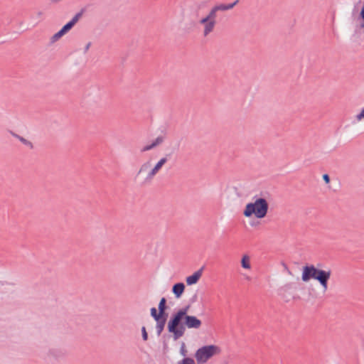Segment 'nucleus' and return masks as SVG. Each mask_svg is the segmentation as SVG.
<instances>
[{"label": "nucleus", "instance_id": "nucleus-1", "mask_svg": "<svg viewBox=\"0 0 364 364\" xmlns=\"http://www.w3.org/2000/svg\"><path fill=\"white\" fill-rule=\"evenodd\" d=\"M331 276V269H317L314 265H306L302 268L301 279L304 282H308L310 279L317 280L321 286L323 292L328 288V282Z\"/></svg>", "mask_w": 364, "mask_h": 364}, {"label": "nucleus", "instance_id": "nucleus-2", "mask_svg": "<svg viewBox=\"0 0 364 364\" xmlns=\"http://www.w3.org/2000/svg\"><path fill=\"white\" fill-rule=\"evenodd\" d=\"M190 306H186L185 307L179 309L176 314H174L171 319L168 322V331L169 333L173 334L174 340H177L182 337L186 331L184 325L181 324V322L186 316H188L187 314Z\"/></svg>", "mask_w": 364, "mask_h": 364}, {"label": "nucleus", "instance_id": "nucleus-3", "mask_svg": "<svg viewBox=\"0 0 364 364\" xmlns=\"http://www.w3.org/2000/svg\"><path fill=\"white\" fill-rule=\"evenodd\" d=\"M268 207L267 201L264 198H259L256 199L254 203L247 204L243 214L247 218H250L254 214L257 218H263L267 213Z\"/></svg>", "mask_w": 364, "mask_h": 364}, {"label": "nucleus", "instance_id": "nucleus-4", "mask_svg": "<svg viewBox=\"0 0 364 364\" xmlns=\"http://www.w3.org/2000/svg\"><path fill=\"white\" fill-rule=\"evenodd\" d=\"M221 350L219 346L215 345H208L198 348L196 353L195 358L198 364H203L210 358L215 355L220 354Z\"/></svg>", "mask_w": 364, "mask_h": 364}, {"label": "nucleus", "instance_id": "nucleus-5", "mask_svg": "<svg viewBox=\"0 0 364 364\" xmlns=\"http://www.w3.org/2000/svg\"><path fill=\"white\" fill-rule=\"evenodd\" d=\"M156 175L151 160H148L140 166L135 178H141L144 183H150Z\"/></svg>", "mask_w": 364, "mask_h": 364}, {"label": "nucleus", "instance_id": "nucleus-6", "mask_svg": "<svg viewBox=\"0 0 364 364\" xmlns=\"http://www.w3.org/2000/svg\"><path fill=\"white\" fill-rule=\"evenodd\" d=\"M216 23V21H211L205 17L202 18L199 21V23L203 26V35L204 37L208 36L210 33L214 31Z\"/></svg>", "mask_w": 364, "mask_h": 364}, {"label": "nucleus", "instance_id": "nucleus-7", "mask_svg": "<svg viewBox=\"0 0 364 364\" xmlns=\"http://www.w3.org/2000/svg\"><path fill=\"white\" fill-rule=\"evenodd\" d=\"M183 325L185 328L198 329L201 326L202 322L196 316H188L184 318Z\"/></svg>", "mask_w": 364, "mask_h": 364}, {"label": "nucleus", "instance_id": "nucleus-8", "mask_svg": "<svg viewBox=\"0 0 364 364\" xmlns=\"http://www.w3.org/2000/svg\"><path fill=\"white\" fill-rule=\"evenodd\" d=\"M167 317L168 314H165L161 316L159 318L155 320L156 321V329L158 336H160L163 332L167 321Z\"/></svg>", "mask_w": 364, "mask_h": 364}, {"label": "nucleus", "instance_id": "nucleus-9", "mask_svg": "<svg viewBox=\"0 0 364 364\" xmlns=\"http://www.w3.org/2000/svg\"><path fill=\"white\" fill-rule=\"evenodd\" d=\"M81 16L82 12L76 14L75 16L72 18V20L68 23H66L60 30L65 34L75 26V24L79 21Z\"/></svg>", "mask_w": 364, "mask_h": 364}, {"label": "nucleus", "instance_id": "nucleus-10", "mask_svg": "<svg viewBox=\"0 0 364 364\" xmlns=\"http://www.w3.org/2000/svg\"><path fill=\"white\" fill-rule=\"evenodd\" d=\"M164 141V137L162 136H159L158 137H156L154 141H152L151 144H149V145H146L145 146H144L141 151V152H145V151H148L149 150H151L153 149H154L155 147L159 146L160 144H161Z\"/></svg>", "mask_w": 364, "mask_h": 364}, {"label": "nucleus", "instance_id": "nucleus-11", "mask_svg": "<svg viewBox=\"0 0 364 364\" xmlns=\"http://www.w3.org/2000/svg\"><path fill=\"white\" fill-rule=\"evenodd\" d=\"M203 267L186 278L188 285L196 284L202 275Z\"/></svg>", "mask_w": 364, "mask_h": 364}, {"label": "nucleus", "instance_id": "nucleus-12", "mask_svg": "<svg viewBox=\"0 0 364 364\" xmlns=\"http://www.w3.org/2000/svg\"><path fill=\"white\" fill-rule=\"evenodd\" d=\"M185 285L183 283H177L173 285L172 291L176 298H179L183 293Z\"/></svg>", "mask_w": 364, "mask_h": 364}, {"label": "nucleus", "instance_id": "nucleus-13", "mask_svg": "<svg viewBox=\"0 0 364 364\" xmlns=\"http://www.w3.org/2000/svg\"><path fill=\"white\" fill-rule=\"evenodd\" d=\"M168 161V155L161 157L157 163L153 166L155 173L157 174L162 168L163 166Z\"/></svg>", "mask_w": 364, "mask_h": 364}, {"label": "nucleus", "instance_id": "nucleus-14", "mask_svg": "<svg viewBox=\"0 0 364 364\" xmlns=\"http://www.w3.org/2000/svg\"><path fill=\"white\" fill-rule=\"evenodd\" d=\"M10 134L14 136L15 138L18 139L22 144H23L24 145L28 146L30 149H33V144L27 140L26 139L23 138V136H21L20 135L14 133V132L12 131H10Z\"/></svg>", "mask_w": 364, "mask_h": 364}, {"label": "nucleus", "instance_id": "nucleus-15", "mask_svg": "<svg viewBox=\"0 0 364 364\" xmlns=\"http://www.w3.org/2000/svg\"><path fill=\"white\" fill-rule=\"evenodd\" d=\"M202 7V4L199 3H194L190 6V10L193 15L198 18L200 16V11Z\"/></svg>", "mask_w": 364, "mask_h": 364}, {"label": "nucleus", "instance_id": "nucleus-16", "mask_svg": "<svg viewBox=\"0 0 364 364\" xmlns=\"http://www.w3.org/2000/svg\"><path fill=\"white\" fill-rule=\"evenodd\" d=\"M238 2V0H236L232 4H220L215 6L214 7L217 9V11H226L232 9Z\"/></svg>", "mask_w": 364, "mask_h": 364}, {"label": "nucleus", "instance_id": "nucleus-17", "mask_svg": "<svg viewBox=\"0 0 364 364\" xmlns=\"http://www.w3.org/2000/svg\"><path fill=\"white\" fill-rule=\"evenodd\" d=\"M241 265L244 269H251L250 258L247 255H245L242 256L241 259Z\"/></svg>", "mask_w": 364, "mask_h": 364}, {"label": "nucleus", "instance_id": "nucleus-18", "mask_svg": "<svg viewBox=\"0 0 364 364\" xmlns=\"http://www.w3.org/2000/svg\"><path fill=\"white\" fill-rule=\"evenodd\" d=\"M217 12H218L217 9L213 6L210 9V11H209L208 15L206 16H205V18H209V20H211V21H216Z\"/></svg>", "mask_w": 364, "mask_h": 364}, {"label": "nucleus", "instance_id": "nucleus-19", "mask_svg": "<svg viewBox=\"0 0 364 364\" xmlns=\"http://www.w3.org/2000/svg\"><path fill=\"white\" fill-rule=\"evenodd\" d=\"M166 300L164 297L161 298L159 304V311L162 312L163 314H166V310L167 309V306L166 305Z\"/></svg>", "mask_w": 364, "mask_h": 364}, {"label": "nucleus", "instance_id": "nucleus-20", "mask_svg": "<svg viewBox=\"0 0 364 364\" xmlns=\"http://www.w3.org/2000/svg\"><path fill=\"white\" fill-rule=\"evenodd\" d=\"M151 311V316L154 318V320L159 318L161 316H162L164 314L159 311L157 312L156 308L153 307L150 310Z\"/></svg>", "mask_w": 364, "mask_h": 364}, {"label": "nucleus", "instance_id": "nucleus-21", "mask_svg": "<svg viewBox=\"0 0 364 364\" xmlns=\"http://www.w3.org/2000/svg\"><path fill=\"white\" fill-rule=\"evenodd\" d=\"M65 33L61 31L60 30L58 32H57L56 33H55L52 38H51V41L53 43V42H55L57 41L58 40H59Z\"/></svg>", "mask_w": 364, "mask_h": 364}, {"label": "nucleus", "instance_id": "nucleus-22", "mask_svg": "<svg viewBox=\"0 0 364 364\" xmlns=\"http://www.w3.org/2000/svg\"><path fill=\"white\" fill-rule=\"evenodd\" d=\"M178 364H196L195 361L191 358H184L181 361H180Z\"/></svg>", "mask_w": 364, "mask_h": 364}, {"label": "nucleus", "instance_id": "nucleus-23", "mask_svg": "<svg viewBox=\"0 0 364 364\" xmlns=\"http://www.w3.org/2000/svg\"><path fill=\"white\" fill-rule=\"evenodd\" d=\"M141 333H142V338L144 341H146L148 339V334H147V332L146 331V328L144 326H143L141 328Z\"/></svg>", "mask_w": 364, "mask_h": 364}, {"label": "nucleus", "instance_id": "nucleus-24", "mask_svg": "<svg viewBox=\"0 0 364 364\" xmlns=\"http://www.w3.org/2000/svg\"><path fill=\"white\" fill-rule=\"evenodd\" d=\"M364 118V108L361 110L360 113L356 115V119L360 121Z\"/></svg>", "mask_w": 364, "mask_h": 364}, {"label": "nucleus", "instance_id": "nucleus-25", "mask_svg": "<svg viewBox=\"0 0 364 364\" xmlns=\"http://www.w3.org/2000/svg\"><path fill=\"white\" fill-rule=\"evenodd\" d=\"M180 352H181V354L183 355V356H186V348H185V344L184 343H182V346H181V350H180Z\"/></svg>", "mask_w": 364, "mask_h": 364}, {"label": "nucleus", "instance_id": "nucleus-26", "mask_svg": "<svg viewBox=\"0 0 364 364\" xmlns=\"http://www.w3.org/2000/svg\"><path fill=\"white\" fill-rule=\"evenodd\" d=\"M323 179L326 183H328L330 182V177L328 174H323Z\"/></svg>", "mask_w": 364, "mask_h": 364}, {"label": "nucleus", "instance_id": "nucleus-27", "mask_svg": "<svg viewBox=\"0 0 364 364\" xmlns=\"http://www.w3.org/2000/svg\"><path fill=\"white\" fill-rule=\"evenodd\" d=\"M90 46H91V43H88L86 45V46H85V52H87V51L88 50V49L90 48Z\"/></svg>", "mask_w": 364, "mask_h": 364}, {"label": "nucleus", "instance_id": "nucleus-28", "mask_svg": "<svg viewBox=\"0 0 364 364\" xmlns=\"http://www.w3.org/2000/svg\"><path fill=\"white\" fill-rule=\"evenodd\" d=\"M284 267L285 268V269L287 271V272L289 274H291V272L289 269L288 267L284 264Z\"/></svg>", "mask_w": 364, "mask_h": 364}, {"label": "nucleus", "instance_id": "nucleus-29", "mask_svg": "<svg viewBox=\"0 0 364 364\" xmlns=\"http://www.w3.org/2000/svg\"><path fill=\"white\" fill-rule=\"evenodd\" d=\"M37 14H38V16H40L43 15V12L39 11V12L37 13Z\"/></svg>", "mask_w": 364, "mask_h": 364}, {"label": "nucleus", "instance_id": "nucleus-30", "mask_svg": "<svg viewBox=\"0 0 364 364\" xmlns=\"http://www.w3.org/2000/svg\"><path fill=\"white\" fill-rule=\"evenodd\" d=\"M362 27H364V23L362 25Z\"/></svg>", "mask_w": 364, "mask_h": 364}]
</instances>
